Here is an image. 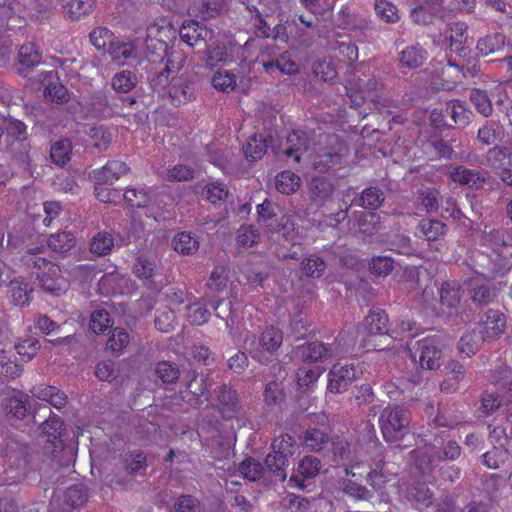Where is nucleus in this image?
<instances>
[{
    "label": "nucleus",
    "instance_id": "51",
    "mask_svg": "<svg viewBox=\"0 0 512 512\" xmlns=\"http://www.w3.org/2000/svg\"><path fill=\"white\" fill-rule=\"evenodd\" d=\"M482 242L497 250L501 247L511 246L512 237L503 229H493L483 233Z\"/></svg>",
    "mask_w": 512,
    "mask_h": 512
},
{
    "label": "nucleus",
    "instance_id": "32",
    "mask_svg": "<svg viewBox=\"0 0 512 512\" xmlns=\"http://www.w3.org/2000/svg\"><path fill=\"white\" fill-rule=\"evenodd\" d=\"M47 245L53 252L66 254L75 247L76 238L68 231L57 232L48 237Z\"/></svg>",
    "mask_w": 512,
    "mask_h": 512
},
{
    "label": "nucleus",
    "instance_id": "55",
    "mask_svg": "<svg viewBox=\"0 0 512 512\" xmlns=\"http://www.w3.org/2000/svg\"><path fill=\"white\" fill-rule=\"evenodd\" d=\"M109 53L112 60L124 64L128 60L135 58L136 49L132 43H111Z\"/></svg>",
    "mask_w": 512,
    "mask_h": 512
},
{
    "label": "nucleus",
    "instance_id": "47",
    "mask_svg": "<svg viewBox=\"0 0 512 512\" xmlns=\"http://www.w3.org/2000/svg\"><path fill=\"white\" fill-rule=\"evenodd\" d=\"M72 143L68 139H61L52 144L50 158L58 166H64L70 160Z\"/></svg>",
    "mask_w": 512,
    "mask_h": 512
},
{
    "label": "nucleus",
    "instance_id": "18",
    "mask_svg": "<svg viewBox=\"0 0 512 512\" xmlns=\"http://www.w3.org/2000/svg\"><path fill=\"white\" fill-rule=\"evenodd\" d=\"M170 84L168 93L174 106H180L195 98V83L190 76L181 75Z\"/></svg>",
    "mask_w": 512,
    "mask_h": 512
},
{
    "label": "nucleus",
    "instance_id": "30",
    "mask_svg": "<svg viewBox=\"0 0 512 512\" xmlns=\"http://www.w3.org/2000/svg\"><path fill=\"white\" fill-rule=\"evenodd\" d=\"M440 302L450 310L457 309L460 304L462 287L457 281H445L440 289Z\"/></svg>",
    "mask_w": 512,
    "mask_h": 512
},
{
    "label": "nucleus",
    "instance_id": "54",
    "mask_svg": "<svg viewBox=\"0 0 512 512\" xmlns=\"http://www.w3.org/2000/svg\"><path fill=\"white\" fill-rule=\"evenodd\" d=\"M88 499V491L85 485L75 484L68 487L64 494L65 503L72 508L83 506Z\"/></svg>",
    "mask_w": 512,
    "mask_h": 512
},
{
    "label": "nucleus",
    "instance_id": "39",
    "mask_svg": "<svg viewBox=\"0 0 512 512\" xmlns=\"http://www.w3.org/2000/svg\"><path fill=\"white\" fill-rule=\"evenodd\" d=\"M138 83V77L134 71L123 70L116 73L112 80L111 86L118 93H128L133 90Z\"/></svg>",
    "mask_w": 512,
    "mask_h": 512
},
{
    "label": "nucleus",
    "instance_id": "21",
    "mask_svg": "<svg viewBox=\"0 0 512 512\" xmlns=\"http://www.w3.org/2000/svg\"><path fill=\"white\" fill-rule=\"evenodd\" d=\"M327 389L337 394L347 390L348 386L356 378V371L353 366H333L329 373Z\"/></svg>",
    "mask_w": 512,
    "mask_h": 512
},
{
    "label": "nucleus",
    "instance_id": "26",
    "mask_svg": "<svg viewBox=\"0 0 512 512\" xmlns=\"http://www.w3.org/2000/svg\"><path fill=\"white\" fill-rule=\"evenodd\" d=\"M129 170V167L125 162L111 160L97 172V184L112 185L121 176L126 175Z\"/></svg>",
    "mask_w": 512,
    "mask_h": 512
},
{
    "label": "nucleus",
    "instance_id": "59",
    "mask_svg": "<svg viewBox=\"0 0 512 512\" xmlns=\"http://www.w3.org/2000/svg\"><path fill=\"white\" fill-rule=\"evenodd\" d=\"M509 457V452L502 446H495L482 455L483 464L490 469H498Z\"/></svg>",
    "mask_w": 512,
    "mask_h": 512
},
{
    "label": "nucleus",
    "instance_id": "27",
    "mask_svg": "<svg viewBox=\"0 0 512 512\" xmlns=\"http://www.w3.org/2000/svg\"><path fill=\"white\" fill-rule=\"evenodd\" d=\"M409 457L417 469L425 474L433 470L435 463L438 462L434 457V450L430 444H427L423 449H414L410 451Z\"/></svg>",
    "mask_w": 512,
    "mask_h": 512
},
{
    "label": "nucleus",
    "instance_id": "33",
    "mask_svg": "<svg viewBox=\"0 0 512 512\" xmlns=\"http://www.w3.org/2000/svg\"><path fill=\"white\" fill-rule=\"evenodd\" d=\"M205 46L206 50L203 57L205 67L213 69L216 65L225 60L227 51L224 43L219 42L213 37Z\"/></svg>",
    "mask_w": 512,
    "mask_h": 512
},
{
    "label": "nucleus",
    "instance_id": "43",
    "mask_svg": "<svg viewBox=\"0 0 512 512\" xmlns=\"http://www.w3.org/2000/svg\"><path fill=\"white\" fill-rule=\"evenodd\" d=\"M312 72L315 77L324 82L333 81L337 77L335 60L333 58L316 60L312 65Z\"/></svg>",
    "mask_w": 512,
    "mask_h": 512
},
{
    "label": "nucleus",
    "instance_id": "57",
    "mask_svg": "<svg viewBox=\"0 0 512 512\" xmlns=\"http://www.w3.org/2000/svg\"><path fill=\"white\" fill-rule=\"evenodd\" d=\"M155 373L165 384L175 383L180 377V369L177 364L170 361H161L156 365Z\"/></svg>",
    "mask_w": 512,
    "mask_h": 512
},
{
    "label": "nucleus",
    "instance_id": "7",
    "mask_svg": "<svg viewBox=\"0 0 512 512\" xmlns=\"http://www.w3.org/2000/svg\"><path fill=\"white\" fill-rule=\"evenodd\" d=\"M217 410L225 420L239 418L243 414V404L239 393L230 384H222L215 390Z\"/></svg>",
    "mask_w": 512,
    "mask_h": 512
},
{
    "label": "nucleus",
    "instance_id": "63",
    "mask_svg": "<svg viewBox=\"0 0 512 512\" xmlns=\"http://www.w3.org/2000/svg\"><path fill=\"white\" fill-rule=\"evenodd\" d=\"M29 408L28 396L26 395L11 397L6 406L8 414L18 420H22L27 415Z\"/></svg>",
    "mask_w": 512,
    "mask_h": 512
},
{
    "label": "nucleus",
    "instance_id": "61",
    "mask_svg": "<svg viewBox=\"0 0 512 512\" xmlns=\"http://www.w3.org/2000/svg\"><path fill=\"white\" fill-rule=\"evenodd\" d=\"M395 267V261L388 256H374L369 262V270L376 276L386 277Z\"/></svg>",
    "mask_w": 512,
    "mask_h": 512
},
{
    "label": "nucleus",
    "instance_id": "42",
    "mask_svg": "<svg viewBox=\"0 0 512 512\" xmlns=\"http://www.w3.org/2000/svg\"><path fill=\"white\" fill-rule=\"evenodd\" d=\"M133 272L138 278L145 281L146 286L151 287L156 274V264L149 258L138 257L134 264Z\"/></svg>",
    "mask_w": 512,
    "mask_h": 512
},
{
    "label": "nucleus",
    "instance_id": "2",
    "mask_svg": "<svg viewBox=\"0 0 512 512\" xmlns=\"http://www.w3.org/2000/svg\"><path fill=\"white\" fill-rule=\"evenodd\" d=\"M410 421V413L403 406L386 407L379 418L384 440L399 447L401 441L410 433Z\"/></svg>",
    "mask_w": 512,
    "mask_h": 512
},
{
    "label": "nucleus",
    "instance_id": "46",
    "mask_svg": "<svg viewBox=\"0 0 512 512\" xmlns=\"http://www.w3.org/2000/svg\"><path fill=\"white\" fill-rule=\"evenodd\" d=\"M300 186V177L294 172L285 170L276 176L277 190L286 195L294 193Z\"/></svg>",
    "mask_w": 512,
    "mask_h": 512
},
{
    "label": "nucleus",
    "instance_id": "36",
    "mask_svg": "<svg viewBox=\"0 0 512 512\" xmlns=\"http://www.w3.org/2000/svg\"><path fill=\"white\" fill-rule=\"evenodd\" d=\"M417 228L428 242L437 241L447 231L446 224L435 219H422L419 221Z\"/></svg>",
    "mask_w": 512,
    "mask_h": 512
},
{
    "label": "nucleus",
    "instance_id": "1",
    "mask_svg": "<svg viewBox=\"0 0 512 512\" xmlns=\"http://www.w3.org/2000/svg\"><path fill=\"white\" fill-rule=\"evenodd\" d=\"M22 260L27 267L38 270L37 279L44 291L59 295L68 289L69 282L62 276L58 265L38 256L32 249L27 250Z\"/></svg>",
    "mask_w": 512,
    "mask_h": 512
},
{
    "label": "nucleus",
    "instance_id": "64",
    "mask_svg": "<svg viewBox=\"0 0 512 512\" xmlns=\"http://www.w3.org/2000/svg\"><path fill=\"white\" fill-rule=\"evenodd\" d=\"M239 471L249 481H257L264 475L266 470L259 461L247 458L239 465Z\"/></svg>",
    "mask_w": 512,
    "mask_h": 512
},
{
    "label": "nucleus",
    "instance_id": "13",
    "mask_svg": "<svg viewBox=\"0 0 512 512\" xmlns=\"http://www.w3.org/2000/svg\"><path fill=\"white\" fill-rule=\"evenodd\" d=\"M208 381L209 378L202 373H197L195 371L188 372L186 390L183 392L187 394L183 395L182 399L192 407H200L202 404L200 397L203 396L211 386V383Z\"/></svg>",
    "mask_w": 512,
    "mask_h": 512
},
{
    "label": "nucleus",
    "instance_id": "17",
    "mask_svg": "<svg viewBox=\"0 0 512 512\" xmlns=\"http://www.w3.org/2000/svg\"><path fill=\"white\" fill-rule=\"evenodd\" d=\"M179 35L183 42L193 47L199 43L207 44L208 41L212 40L214 32L201 23L190 20L183 23Z\"/></svg>",
    "mask_w": 512,
    "mask_h": 512
},
{
    "label": "nucleus",
    "instance_id": "40",
    "mask_svg": "<svg viewBox=\"0 0 512 512\" xmlns=\"http://www.w3.org/2000/svg\"><path fill=\"white\" fill-rule=\"evenodd\" d=\"M174 250L182 255L194 254L199 249L198 240L190 232H180L172 240Z\"/></svg>",
    "mask_w": 512,
    "mask_h": 512
},
{
    "label": "nucleus",
    "instance_id": "5",
    "mask_svg": "<svg viewBox=\"0 0 512 512\" xmlns=\"http://www.w3.org/2000/svg\"><path fill=\"white\" fill-rule=\"evenodd\" d=\"M165 65L147 75L152 90L159 91L167 87L180 72L186 62V56L178 50H171L165 57Z\"/></svg>",
    "mask_w": 512,
    "mask_h": 512
},
{
    "label": "nucleus",
    "instance_id": "56",
    "mask_svg": "<svg viewBox=\"0 0 512 512\" xmlns=\"http://www.w3.org/2000/svg\"><path fill=\"white\" fill-rule=\"evenodd\" d=\"M486 340L483 334L476 332L465 333L459 340V350L467 356L475 354L483 341Z\"/></svg>",
    "mask_w": 512,
    "mask_h": 512
},
{
    "label": "nucleus",
    "instance_id": "53",
    "mask_svg": "<svg viewBox=\"0 0 512 512\" xmlns=\"http://www.w3.org/2000/svg\"><path fill=\"white\" fill-rule=\"evenodd\" d=\"M325 261L317 255H309L301 263L303 274L309 278H319L326 270Z\"/></svg>",
    "mask_w": 512,
    "mask_h": 512
},
{
    "label": "nucleus",
    "instance_id": "31",
    "mask_svg": "<svg viewBox=\"0 0 512 512\" xmlns=\"http://www.w3.org/2000/svg\"><path fill=\"white\" fill-rule=\"evenodd\" d=\"M358 233L362 239L376 235L382 228L381 217L375 212H361L358 219Z\"/></svg>",
    "mask_w": 512,
    "mask_h": 512
},
{
    "label": "nucleus",
    "instance_id": "16",
    "mask_svg": "<svg viewBox=\"0 0 512 512\" xmlns=\"http://www.w3.org/2000/svg\"><path fill=\"white\" fill-rule=\"evenodd\" d=\"M335 189L334 181L326 176L312 177L308 183L309 198L317 206H322L330 201Z\"/></svg>",
    "mask_w": 512,
    "mask_h": 512
},
{
    "label": "nucleus",
    "instance_id": "50",
    "mask_svg": "<svg viewBox=\"0 0 512 512\" xmlns=\"http://www.w3.org/2000/svg\"><path fill=\"white\" fill-rule=\"evenodd\" d=\"M4 286L9 287L8 293L14 304L24 305L29 301L28 284L23 281L11 276L10 281H7V285Z\"/></svg>",
    "mask_w": 512,
    "mask_h": 512
},
{
    "label": "nucleus",
    "instance_id": "28",
    "mask_svg": "<svg viewBox=\"0 0 512 512\" xmlns=\"http://www.w3.org/2000/svg\"><path fill=\"white\" fill-rule=\"evenodd\" d=\"M427 56V51L420 45H412L406 47L398 54V60L401 66L416 69L423 65Z\"/></svg>",
    "mask_w": 512,
    "mask_h": 512
},
{
    "label": "nucleus",
    "instance_id": "29",
    "mask_svg": "<svg viewBox=\"0 0 512 512\" xmlns=\"http://www.w3.org/2000/svg\"><path fill=\"white\" fill-rule=\"evenodd\" d=\"M227 270L224 266H216L210 274L206 283L207 291L204 294V300L215 299V293H221L227 289Z\"/></svg>",
    "mask_w": 512,
    "mask_h": 512
},
{
    "label": "nucleus",
    "instance_id": "49",
    "mask_svg": "<svg viewBox=\"0 0 512 512\" xmlns=\"http://www.w3.org/2000/svg\"><path fill=\"white\" fill-rule=\"evenodd\" d=\"M418 202L428 214L438 211L440 206V193L435 188H425L418 191Z\"/></svg>",
    "mask_w": 512,
    "mask_h": 512
},
{
    "label": "nucleus",
    "instance_id": "52",
    "mask_svg": "<svg viewBox=\"0 0 512 512\" xmlns=\"http://www.w3.org/2000/svg\"><path fill=\"white\" fill-rule=\"evenodd\" d=\"M93 141V146L100 151H105L111 144L112 136L104 125L91 126L87 132Z\"/></svg>",
    "mask_w": 512,
    "mask_h": 512
},
{
    "label": "nucleus",
    "instance_id": "62",
    "mask_svg": "<svg viewBox=\"0 0 512 512\" xmlns=\"http://www.w3.org/2000/svg\"><path fill=\"white\" fill-rule=\"evenodd\" d=\"M271 447L274 453L280 454L281 456L288 459L295 452L296 442L294 440V437H292L291 435L281 434L280 436L274 439Z\"/></svg>",
    "mask_w": 512,
    "mask_h": 512
},
{
    "label": "nucleus",
    "instance_id": "9",
    "mask_svg": "<svg viewBox=\"0 0 512 512\" xmlns=\"http://www.w3.org/2000/svg\"><path fill=\"white\" fill-rule=\"evenodd\" d=\"M0 456L11 466L22 469L29 464L31 448L15 437H7L0 443Z\"/></svg>",
    "mask_w": 512,
    "mask_h": 512
},
{
    "label": "nucleus",
    "instance_id": "38",
    "mask_svg": "<svg viewBox=\"0 0 512 512\" xmlns=\"http://www.w3.org/2000/svg\"><path fill=\"white\" fill-rule=\"evenodd\" d=\"M506 37L502 33H494L480 38L477 42V50L483 56L499 52L505 46Z\"/></svg>",
    "mask_w": 512,
    "mask_h": 512
},
{
    "label": "nucleus",
    "instance_id": "20",
    "mask_svg": "<svg viewBox=\"0 0 512 512\" xmlns=\"http://www.w3.org/2000/svg\"><path fill=\"white\" fill-rule=\"evenodd\" d=\"M481 334L486 339H498L507 328L506 315L499 310L489 309L485 314V320L480 323Z\"/></svg>",
    "mask_w": 512,
    "mask_h": 512
},
{
    "label": "nucleus",
    "instance_id": "6",
    "mask_svg": "<svg viewBox=\"0 0 512 512\" xmlns=\"http://www.w3.org/2000/svg\"><path fill=\"white\" fill-rule=\"evenodd\" d=\"M279 208L270 200L266 199L263 203L257 205L258 222L265 223L268 232L282 233L285 239H288L294 230L291 217L287 214L278 215Z\"/></svg>",
    "mask_w": 512,
    "mask_h": 512
},
{
    "label": "nucleus",
    "instance_id": "37",
    "mask_svg": "<svg viewBox=\"0 0 512 512\" xmlns=\"http://www.w3.org/2000/svg\"><path fill=\"white\" fill-rule=\"evenodd\" d=\"M7 149L12 155V157L18 162L20 166L24 169L30 167L31 157H30V142L27 140H9Z\"/></svg>",
    "mask_w": 512,
    "mask_h": 512
},
{
    "label": "nucleus",
    "instance_id": "24",
    "mask_svg": "<svg viewBox=\"0 0 512 512\" xmlns=\"http://www.w3.org/2000/svg\"><path fill=\"white\" fill-rule=\"evenodd\" d=\"M321 467V461L317 457L305 456L298 464V474H293L290 477V483H294L296 487L303 489L305 487L304 480L299 475L304 478H314L319 474Z\"/></svg>",
    "mask_w": 512,
    "mask_h": 512
},
{
    "label": "nucleus",
    "instance_id": "12",
    "mask_svg": "<svg viewBox=\"0 0 512 512\" xmlns=\"http://www.w3.org/2000/svg\"><path fill=\"white\" fill-rule=\"evenodd\" d=\"M448 430L441 433H434L431 445L434 450V457L438 462H453L460 458L462 448L459 443L449 438Z\"/></svg>",
    "mask_w": 512,
    "mask_h": 512
},
{
    "label": "nucleus",
    "instance_id": "25",
    "mask_svg": "<svg viewBox=\"0 0 512 512\" xmlns=\"http://www.w3.org/2000/svg\"><path fill=\"white\" fill-rule=\"evenodd\" d=\"M385 201V195L381 188L371 186L364 189L358 198L353 200V203L363 209L369 210L368 212H375L379 209Z\"/></svg>",
    "mask_w": 512,
    "mask_h": 512
},
{
    "label": "nucleus",
    "instance_id": "23",
    "mask_svg": "<svg viewBox=\"0 0 512 512\" xmlns=\"http://www.w3.org/2000/svg\"><path fill=\"white\" fill-rule=\"evenodd\" d=\"M443 115L450 117L453 125L464 128L471 122L473 113L464 101L454 99L446 103Z\"/></svg>",
    "mask_w": 512,
    "mask_h": 512
},
{
    "label": "nucleus",
    "instance_id": "35",
    "mask_svg": "<svg viewBox=\"0 0 512 512\" xmlns=\"http://www.w3.org/2000/svg\"><path fill=\"white\" fill-rule=\"evenodd\" d=\"M94 9L93 0H69L63 5V13L66 18L76 21L89 15Z\"/></svg>",
    "mask_w": 512,
    "mask_h": 512
},
{
    "label": "nucleus",
    "instance_id": "41",
    "mask_svg": "<svg viewBox=\"0 0 512 512\" xmlns=\"http://www.w3.org/2000/svg\"><path fill=\"white\" fill-rule=\"evenodd\" d=\"M287 465L288 459L273 451L266 456L264 461L265 470L281 481H284L287 477Z\"/></svg>",
    "mask_w": 512,
    "mask_h": 512
},
{
    "label": "nucleus",
    "instance_id": "10",
    "mask_svg": "<svg viewBox=\"0 0 512 512\" xmlns=\"http://www.w3.org/2000/svg\"><path fill=\"white\" fill-rule=\"evenodd\" d=\"M41 430L47 438L44 449L50 453L52 459L59 462L58 453L64 452L61 436L65 430L64 422L57 416L49 417L41 423Z\"/></svg>",
    "mask_w": 512,
    "mask_h": 512
},
{
    "label": "nucleus",
    "instance_id": "3",
    "mask_svg": "<svg viewBox=\"0 0 512 512\" xmlns=\"http://www.w3.org/2000/svg\"><path fill=\"white\" fill-rule=\"evenodd\" d=\"M282 343L283 332L274 325L266 326L258 336L252 334L245 339V344L248 346L252 358L261 364L269 363V358L264 355V352L273 354Z\"/></svg>",
    "mask_w": 512,
    "mask_h": 512
},
{
    "label": "nucleus",
    "instance_id": "15",
    "mask_svg": "<svg viewBox=\"0 0 512 512\" xmlns=\"http://www.w3.org/2000/svg\"><path fill=\"white\" fill-rule=\"evenodd\" d=\"M277 142L278 139L271 133L253 134L243 146L244 155L251 161L259 160L266 154L269 147L274 150Z\"/></svg>",
    "mask_w": 512,
    "mask_h": 512
},
{
    "label": "nucleus",
    "instance_id": "45",
    "mask_svg": "<svg viewBox=\"0 0 512 512\" xmlns=\"http://www.w3.org/2000/svg\"><path fill=\"white\" fill-rule=\"evenodd\" d=\"M512 157V146L495 145L486 153V160L490 167L501 168L506 164V160Z\"/></svg>",
    "mask_w": 512,
    "mask_h": 512
},
{
    "label": "nucleus",
    "instance_id": "4",
    "mask_svg": "<svg viewBox=\"0 0 512 512\" xmlns=\"http://www.w3.org/2000/svg\"><path fill=\"white\" fill-rule=\"evenodd\" d=\"M43 65L42 53L34 42H27L20 47L18 51V61L16 63V72L20 76L37 83H42L52 78L54 71L41 70L36 76L32 75L36 68Z\"/></svg>",
    "mask_w": 512,
    "mask_h": 512
},
{
    "label": "nucleus",
    "instance_id": "22",
    "mask_svg": "<svg viewBox=\"0 0 512 512\" xmlns=\"http://www.w3.org/2000/svg\"><path fill=\"white\" fill-rule=\"evenodd\" d=\"M297 354L303 362H321L331 358L334 354L330 344L311 342L297 347Z\"/></svg>",
    "mask_w": 512,
    "mask_h": 512
},
{
    "label": "nucleus",
    "instance_id": "11",
    "mask_svg": "<svg viewBox=\"0 0 512 512\" xmlns=\"http://www.w3.org/2000/svg\"><path fill=\"white\" fill-rule=\"evenodd\" d=\"M413 357H418L423 369L434 370L440 367L442 350L434 338H425L416 342Z\"/></svg>",
    "mask_w": 512,
    "mask_h": 512
},
{
    "label": "nucleus",
    "instance_id": "14",
    "mask_svg": "<svg viewBox=\"0 0 512 512\" xmlns=\"http://www.w3.org/2000/svg\"><path fill=\"white\" fill-rule=\"evenodd\" d=\"M147 59L141 60L139 66L146 71L147 75L155 70V64L161 63L171 51L168 43L156 37H148L145 42Z\"/></svg>",
    "mask_w": 512,
    "mask_h": 512
},
{
    "label": "nucleus",
    "instance_id": "34",
    "mask_svg": "<svg viewBox=\"0 0 512 512\" xmlns=\"http://www.w3.org/2000/svg\"><path fill=\"white\" fill-rule=\"evenodd\" d=\"M388 316L383 310H371L365 318V324L371 335H387L389 333Z\"/></svg>",
    "mask_w": 512,
    "mask_h": 512
},
{
    "label": "nucleus",
    "instance_id": "48",
    "mask_svg": "<svg viewBox=\"0 0 512 512\" xmlns=\"http://www.w3.org/2000/svg\"><path fill=\"white\" fill-rule=\"evenodd\" d=\"M113 246V236L109 232H99L91 239L90 251L98 256H105L110 254Z\"/></svg>",
    "mask_w": 512,
    "mask_h": 512
},
{
    "label": "nucleus",
    "instance_id": "8",
    "mask_svg": "<svg viewBox=\"0 0 512 512\" xmlns=\"http://www.w3.org/2000/svg\"><path fill=\"white\" fill-rule=\"evenodd\" d=\"M467 291L472 303L483 308L493 303L498 296V289L494 282L484 277H472L466 282Z\"/></svg>",
    "mask_w": 512,
    "mask_h": 512
},
{
    "label": "nucleus",
    "instance_id": "60",
    "mask_svg": "<svg viewBox=\"0 0 512 512\" xmlns=\"http://www.w3.org/2000/svg\"><path fill=\"white\" fill-rule=\"evenodd\" d=\"M343 492L357 501H370L374 494L364 485L352 480H345L342 486Z\"/></svg>",
    "mask_w": 512,
    "mask_h": 512
},
{
    "label": "nucleus",
    "instance_id": "44",
    "mask_svg": "<svg viewBox=\"0 0 512 512\" xmlns=\"http://www.w3.org/2000/svg\"><path fill=\"white\" fill-rule=\"evenodd\" d=\"M246 8L255 13L254 17L267 16L272 17L273 14L280 9L279 0H247Z\"/></svg>",
    "mask_w": 512,
    "mask_h": 512
},
{
    "label": "nucleus",
    "instance_id": "58",
    "mask_svg": "<svg viewBox=\"0 0 512 512\" xmlns=\"http://www.w3.org/2000/svg\"><path fill=\"white\" fill-rule=\"evenodd\" d=\"M409 495L424 507H429L434 501V492L424 482H417L409 489Z\"/></svg>",
    "mask_w": 512,
    "mask_h": 512
},
{
    "label": "nucleus",
    "instance_id": "19",
    "mask_svg": "<svg viewBox=\"0 0 512 512\" xmlns=\"http://www.w3.org/2000/svg\"><path fill=\"white\" fill-rule=\"evenodd\" d=\"M486 175H488L487 172L468 169L462 165L453 168L449 172V177L453 182L476 190L484 186L486 183Z\"/></svg>",
    "mask_w": 512,
    "mask_h": 512
}]
</instances>
